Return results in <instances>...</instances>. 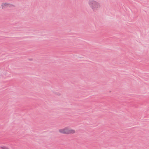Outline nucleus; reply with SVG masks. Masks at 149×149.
Here are the masks:
<instances>
[{"label":"nucleus","mask_w":149,"mask_h":149,"mask_svg":"<svg viewBox=\"0 0 149 149\" xmlns=\"http://www.w3.org/2000/svg\"><path fill=\"white\" fill-rule=\"evenodd\" d=\"M88 4L94 11L98 10L100 8V4L98 2L93 0H90L88 1Z\"/></svg>","instance_id":"nucleus-1"},{"label":"nucleus","mask_w":149,"mask_h":149,"mask_svg":"<svg viewBox=\"0 0 149 149\" xmlns=\"http://www.w3.org/2000/svg\"><path fill=\"white\" fill-rule=\"evenodd\" d=\"M58 131L61 133L66 134H73L75 132L74 130L68 127L60 129Z\"/></svg>","instance_id":"nucleus-2"},{"label":"nucleus","mask_w":149,"mask_h":149,"mask_svg":"<svg viewBox=\"0 0 149 149\" xmlns=\"http://www.w3.org/2000/svg\"><path fill=\"white\" fill-rule=\"evenodd\" d=\"M12 6V5L11 4L7 2L2 3L1 5V7L2 9H4Z\"/></svg>","instance_id":"nucleus-3"},{"label":"nucleus","mask_w":149,"mask_h":149,"mask_svg":"<svg viewBox=\"0 0 149 149\" xmlns=\"http://www.w3.org/2000/svg\"><path fill=\"white\" fill-rule=\"evenodd\" d=\"M0 148L1 149H10L8 147L4 146H1Z\"/></svg>","instance_id":"nucleus-4"}]
</instances>
